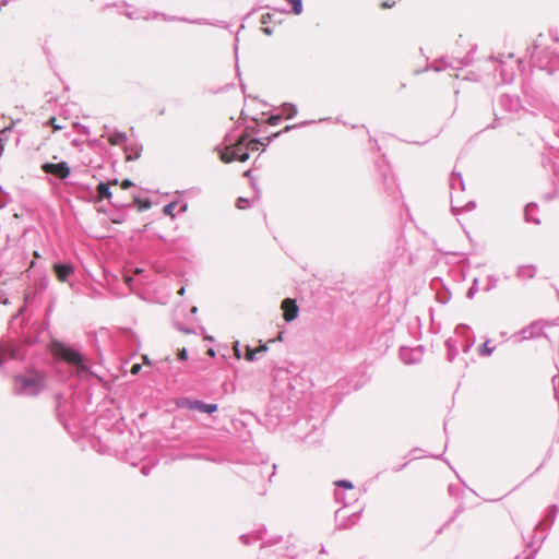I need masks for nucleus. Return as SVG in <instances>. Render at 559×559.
Masks as SVG:
<instances>
[{
  "instance_id": "nucleus-1",
  "label": "nucleus",
  "mask_w": 559,
  "mask_h": 559,
  "mask_svg": "<svg viewBox=\"0 0 559 559\" xmlns=\"http://www.w3.org/2000/svg\"><path fill=\"white\" fill-rule=\"evenodd\" d=\"M50 352L56 359L76 367L79 370L84 369V357L74 347L68 346L61 342H52Z\"/></svg>"
},
{
  "instance_id": "nucleus-2",
  "label": "nucleus",
  "mask_w": 559,
  "mask_h": 559,
  "mask_svg": "<svg viewBox=\"0 0 559 559\" xmlns=\"http://www.w3.org/2000/svg\"><path fill=\"white\" fill-rule=\"evenodd\" d=\"M219 158L223 163L229 164L233 162H246L249 159L247 147V136H240L235 144L227 145L221 152Z\"/></svg>"
},
{
  "instance_id": "nucleus-3",
  "label": "nucleus",
  "mask_w": 559,
  "mask_h": 559,
  "mask_svg": "<svg viewBox=\"0 0 559 559\" xmlns=\"http://www.w3.org/2000/svg\"><path fill=\"white\" fill-rule=\"evenodd\" d=\"M177 406L180 408L197 409L202 413L212 414L217 411V404L204 403L199 400H191L188 397H181L177 401Z\"/></svg>"
},
{
  "instance_id": "nucleus-4",
  "label": "nucleus",
  "mask_w": 559,
  "mask_h": 559,
  "mask_svg": "<svg viewBox=\"0 0 559 559\" xmlns=\"http://www.w3.org/2000/svg\"><path fill=\"white\" fill-rule=\"evenodd\" d=\"M41 169L46 174L55 175L60 179H64L70 175V167L67 165L66 162H61L58 164L46 163L41 166Z\"/></svg>"
},
{
  "instance_id": "nucleus-5",
  "label": "nucleus",
  "mask_w": 559,
  "mask_h": 559,
  "mask_svg": "<svg viewBox=\"0 0 559 559\" xmlns=\"http://www.w3.org/2000/svg\"><path fill=\"white\" fill-rule=\"evenodd\" d=\"M281 309L283 310V319L286 322H290L298 317V306L296 304V300L292 298H285L282 301Z\"/></svg>"
},
{
  "instance_id": "nucleus-6",
  "label": "nucleus",
  "mask_w": 559,
  "mask_h": 559,
  "mask_svg": "<svg viewBox=\"0 0 559 559\" xmlns=\"http://www.w3.org/2000/svg\"><path fill=\"white\" fill-rule=\"evenodd\" d=\"M336 486L343 487L349 491V496L346 497L344 493L336 491L335 498L338 501H343L345 506H348L352 500H356V492L354 491V486L349 480H338L335 483Z\"/></svg>"
},
{
  "instance_id": "nucleus-7",
  "label": "nucleus",
  "mask_w": 559,
  "mask_h": 559,
  "mask_svg": "<svg viewBox=\"0 0 559 559\" xmlns=\"http://www.w3.org/2000/svg\"><path fill=\"white\" fill-rule=\"evenodd\" d=\"M53 271L60 282H66L73 273V267L70 264H56Z\"/></svg>"
},
{
  "instance_id": "nucleus-8",
  "label": "nucleus",
  "mask_w": 559,
  "mask_h": 559,
  "mask_svg": "<svg viewBox=\"0 0 559 559\" xmlns=\"http://www.w3.org/2000/svg\"><path fill=\"white\" fill-rule=\"evenodd\" d=\"M117 185H118V180L117 179H115L112 181H109L108 183L100 182L96 187V191H97L98 198L99 199L110 200L111 197H112V192L110 191L109 187L110 186H117Z\"/></svg>"
},
{
  "instance_id": "nucleus-9",
  "label": "nucleus",
  "mask_w": 559,
  "mask_h": 559,
  "mask_svg": "<svg viewBox=\"0 0 559 559\" xmlns=\"http://www.w3.org/2000/svg\"><path fill=\"white\" fill-rule=\"evenodd\" d=\"M40 392V386H16L13 394L16 396H36Z\"/></svg>"
},
{
  "instance_id": "nucleus-10",
  "label": "nucleus",
  "mask_w": 559,
  "mask_h": 559,
  "mask_svg": "<svg viewBox=\"0 0 559 559\" xmlns=\"http://www.w3.org/2000/svg\"><path fill=\"white\" fill-rule=\"evenodd\" d=\"M127 141V136L124 133H114L108 136V142L112 146L122 145Z\"/></svg>"
},
{
  "instance_id": "nucleus-11",
  "label": "nucleus",
  "mask_w": 559,
  "mask_h": 559,
  "mask_svg": "<svg viewBox=\"0 0 559 559\" xmlns=\"http://www.w3.org/2000/svg\"><path fill=\"white\" fill-rule=\"evenodd\" d=\"M124 151H126V159L128 162L134 160V159L139 158L141 155V148H139L138 146H134V147L127 146Z\"/></svg>"
},
{
  "instance_id": "nucleus-12",
  "label": "nucleus",
  "mask_w": 559,
  "mask_h": 559,
  "mask_svg": "<svg viewBox=\"0 0 559 559\" xmlns=\"http://www.w3.org/2000/svg\"><path fill=\"white\" fill-rule=\"evenodd\" d=\"M272 20H273V15L271 13H265L261 17V24L263 25L262 32L266 35H271L273 33V31L266 26V24L272 22Z\"/></svg>"
},
{
  "instance_id": "nucleus-13",
  "label": "nucleus",
  "mask_w": 559,
  "mask_h": 559,
  "mask_svg": "<svg viewBox=\"0 0 559 559\" xmlns=\"http://www.w3.org/2000/svg\"><path fill=\"white\" fill-rule=\"evenodd\" d=\"M261 145L262 143L259 140L247 138V147L249 154L250 152H258Z\"/></svg>"
},
{
  "instance_id": "nucleus-14",
  "label": "nucleus",
  "mask_w": 559,
  "mask_h": 559,
  "mask_svg": "<svg viewBox=\"0 0 559 559\" xmlns=\"http://www.w3.org/2000/svg\"><path fill=\"white\" fill-rule=\"evenodd\" d=\"M255 355H257V350H254L253 348H251L249 346L246 347V355H245L246 360L252 361L255 358Z\"/></svg>"
},
{
  "instance_id": "nucleus-15",
  "label": "nucleus",
  "mask_w": 559,
  "mask_h": 559,
  "mask_svg": "<svg viewBox=\"0 0 559 559\" xmlns=\"http://www.w3.org/2000/svg\"><path fill=\"white\" fill-rule=\"evenodd\" d=\"M48 124L51 126L52 130L53 131H59L62 129V127L60 124L57 123V119L56 117H51L49 120H48Z\"/></svg>"
},
{
  "instance_id": "nucleus-16",
  "label": "nucleus",
  "mask_w": 559,
  "mask_h": 559,
  "mask_svg": "<svg viewBox=\"0 0 559 559\" xmlns=\"http://www.w3.org/2000/svg\"><path fill=\"white\" fill-rule=\"evenodd\" d=\"M480 352L485 355H490L492 353V348H490L488 342H486L483 344Z\"/></svg>"
},
{
  "instance_id": "nucleus-17",
  "label": "nucleus",
  "mask_w": 559,
  "mask_h": 559,
  "mask_svg": "<svg viewBox=\"0 0 559 559\" xmlns=\"http://www.w3.org/2000/svg\"><path fill=\"white\" fill-rule=\"evenodd\" d=\"M286 115V118H292L293 115L297 112V110L294 107L284 108L283 110Z\"/></svg>"
},
{
  "instance_id": "nucleus-18",
  "label": "nucleus",
  "mask_w": 559,
  "mask_h": 559,
  "mask_svg": "<svg viewBox=\"0 0 559 559\" xmlns=\"http://www.w3.org/2000/svg\"><path fill=\"white\" fill-rule=\"evenodd\" d=\"M132 186H133V182L129 179H124L120 183L121 189H124V190L131 188Z\"/></svg>"
},
{
  "instance_id": "nucleus-19",
  "label": "nucleus",
  "mask_w": 559,
  "mask_h": 559,
  "mask_svg": "<svg viewBox=\"0 0 559 559\" xmlns=\"http://www.w3.org/2000/svg\"><path fill=\"white\" fill-rule=\"evenodd\" d=\"M280 120H281L280 116H272L269 118V123L272 126H276Z\"/></svg>"
},
{
  "instance_id": "nucleus-20",
  "label": "nucleus",
  "mask_w": 559,
  "mask_h": 559,
  "mask_svg": "<svg viewBox=\"0 0 559 559\" xmlns=\"http://www.w3.org/2000/svg\"><path fill=\"white\" fill-rule=\"evenodd\" d=\"M141 368H142V367H141V365H140V364H134V365L131 367V370H130V371H131V373H132V374H136V373H139V372H140Z\"/></svg>"
},
{
  "instance_id": "nucleus-21",
  "label": "nucleus",
  "mask_w": 559,
  "mask_h": 559,
  "mask_svg": "<svg viewBox=\"0 0 559 559\" xmlns=\"http://www.w3.org/2000/svg\"><path fill=\"white\" fill-rule=\"evenodd\" d=\"M177 355H178V358L181 359V360L187 359V352H186L185 348L178 349V354Z\"/></svg>"
},
{
  "instance_id": "nucleus-22",
  "label": "nucleus",
  "mask_w": 559,
  "mask_h": 559,
  "mask_svg": "<svg viewBox=\"0 0 559 559\" xmlns=\"http://www.w3.org/2000/svg\"><path fill=\"white\" fill-rule=\"evenodd\" d=\"M253 349L257 350V354H259V353L266 352L267 347H266V345H260V346H258V347H255Z\"/></svg>"
},
{
  "instance_id": "nucleus-23",
  "label": "nucleus",
  "mask_w": 559,
  "mask_h": 559,
  "mask_svg": "<svg viewBox=\"0 0 559 559\" xmlns=\"http://www.w3.org/2000/svg\"><path fill=\"white\" fill-rule=\"evenodd\" d=\"M123 281H124V283H126L127 285H130V284H131V282H132V277H131V276H128V275H124V276H123Z\"/></svg>"
},
{
  "instance_id": "nucleus-24",
  "label": "nucleus",
  "mask_w": 559,
  "mask_h": 559,
  "mask_svg": "<svg viewBox=\"0 0 559 559\" xmlns=\"http://www.w3.org/2000/svg\"><path fill=\"white\" fill-rule=\"evenodd\" d=\"M142 361H143V364H145V365H151V362H150V360H148V358H147V356H146V355H142Z\"/></svg>"
},
{
  "instance_id": "nucleus-25",
  "label": "nucleus",
  "mask_w": 559,
  "mask_h": 559,
  "mask_svg": "<svg viewBox=\"0 0 559 559\" xmlns=\"http://www.w3.org/2000/svg\"><path fill=\"white\" fill-rule=\"evenodd\" d=\"M150 205H151V204H150V202H148V201H145V202H143V203L140 205V207H141V209H148V207H150Z\"/></svg>"
},
{
  "instance_id": "nucleus-26",
  "label": "nucleus",
  "mask_w": 559,
  "mask_h": 559,
  "mask_svg": "<svg viewBox=\"0 0 559 559\" xmlns=\"http://www.w3.org/2000/svg\"><path fill=\"white\" fill-rule=\"evenodd\" d=\"M392 5H393V3H389L388 1L382 3V8H384V9L391 8Z\"/></svg>"
},
{
  "instance_id": "nucleus-27",
  "label": "nucleus",
  "mask_w": 559,
  "mask_h": 559,
  "mask_svg": "<svg viewBox=\"0 0 559 559\" xmlns=\"http://www.w3.org/2000/svg\"><path fill=\"white\" fill-rule=\"evenodd\" d=\"M234 350H235L236 357L240 358V353H239V349H238L237 345L234 347Z\"/></svg>"
},
{
  "instance_id": "nucleus-28",
  "label": "nucleus",
  "mask_w": 559,
  "mask_h": 559,
  "mask_svg": "<svg viewBox=\"0 0 559 559\" xmlns=\"http://www.w3.org/2000/svg\"><path fill=\"white\" fill-rule=\"evenodd\" d=\"M241 540L245 543V544H248L249 543V537L247 535H242L241 536Z\"/></svg>"
},
{
  "instance_id": "nucleus-29",
  "label": "nucleus",
  "mask_w": 559,
  "mask_h": 559,
  "mask_svg": "<svg viewBox=\"0 0 559 559\" xmlns=\"http://www.w3.org/2000/svg\"><path fill=\"white\" fill-rule=\"evenodd\" d=\"M185 292H186L185 287H181V288L178 290V295L183 296V295H185Z\"/></svg>"
},
{
  "instance_id": "nucleus-30",
  "label": "nucleus",
  "mask_w": 559,
  "mask_h": 559,
  "mask_svg": "<svg viewBox=\"0 0 559 559\" xmlns=\"http://www.w3.org/2000/svg\"><path fill=\"white\" fill-rule=\"evenodd\" d=\"M141 272H142V270H141V269H135V270H134V274H140Z\"/></svg>"
},
{
  "instance_id": "nucleus-31",
  "label": "nucleus",
  "mask_w": 559,
  "mask_h": 559,
  "mask_svg": "<svg viewBox=\"0 0 559 559\" xmlns=\"http://www.w3.org/2000/svg\"><path fill=\"white\" fill-rule=\"evenodd\" d=\"M209 355L214 356V350L213 349H209Z\"/></svg>"
},
{
  "instance_id": "nucleus-32",
  "label": "nucleus",
  "mask_w": 559,
  "mask_h": 559,
  "mask_svg": "<svg viewBox=\"0 0 559 559\" xmlns=\"http://www.w3.org/2000/svg\"><path fill=\"white\" fill-rule=\"evenodd\" d=\"M142 473H143L144 475H146V474H147V472H146L145 467H142Z\"/></svg>"
},
{
  "instance_id": "nucleus-33",
  "label": "nucleus",
  "mask_w": 559,
  "mask_h": 559,
  "mask_svg": "<svg viewBox=\"0 0 559 559\" xmlns=\"http://www.w3.org/2000/svg\"><path fill=\"white\" fill-rule=\"evenodd\" d=\"M34 257H35V258H39V254H38V252H37V251H35V252H34Z\"/></svg>"
},
{
  "instance_id": "nucleus-34",
  "label": "nucleus",
  "mask_w": 559,
  "mask_h": 559,
  "mask_svg": "<svg viewBox=\"0 0 559 559\" xmlns=\"http://www.w3.org/2000/svg\"><path fill=\"white\" fill-rule=\"evenodd\" d=\"M165 212H170V209H168V206H165Z\"/></svg>"
},
{
  "instance_id": "nucleus-35",
  "label": "nucleus",
  "mask_w": 559,
  "mask_h": 559,
  "mask_svg": "<svg viewBox=\"0 0 559 559\" xmlns=\"http://www.w3.org/2000/svg\"><path fill=\"white\" fill-rule=\"evenodd\" d=\"M165 212H170V209H168V206H165Z\"/></svg>"
}]
</instances>
